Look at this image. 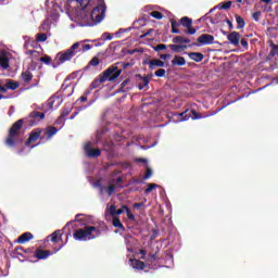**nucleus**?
Wrapping results in <instances>:
<instances>
[{"mask_svg":"<svg viewBox=\"0 0 278 278\" xmlns=\"http://www.w3.org/2000/svg\"><path fill=\"white\" fill-rule=\"evenodd\" d=\"M144 25H146V23H144V20H142V18H139L138 21L134 22L135 29H138V27H144Z\"/></svg>","mask_w":278,"mask_h":278,"instance_id":"obj_41","label":"nucleus"},{"mask_svg":"<svg viewBox=\"0 0 278 278\" xmlns=\"http://www.w3.org/2000/svg\"><path fill=\"white\" fill-rule=\"evenodd\" d=\"M34 257H36V260H47V257H49L50 255H53V252L49 251V250H42L40 248H37L34 253H33Z\"/></svg>","mask_w":278,"mask_h":278,"instance_id":"obj_11","label":"nucleus"},{"mask_svg":"<svg viewBox=\"0 0 278 278\" xmlns=\"http://www.w3.org/2000/svg\"><path fill=\"white\" fill-rule=\"evenodd\" d=\"M48 238H50L51 242L58 243L59 240H62V230H55Z\"/></svg>","mask_w":278,"mask_h":278,"instance_id":"obj_24","label":"nucleus"},{"mask_svg":"<svg viewBox=\"0 0 278 278\" xmlns=\"http://www.w3.org/2000/svg\"><path fill=\"white\" fill-rule=\"evenodd\" d=\"M114 181H115L116 184H122V182H123V178L117 177Z\"/></svg>","mask_w":278,"mask_h":278,"instance_id":"obj_63","label":"nucleus"},{"mask_svg":"<svg viewBox=\"0 0 278 278\" xmlns=\"http://www.w3.org/2000/svg\"><path fill=\"white\" fill-rule=\"evenodd\" d=\"M85 154L87 157L94 159V157H101V150L100 149H92L90 147V142L85 144Z\"/></svg>","mask_w":278,"mask_h":278,"instance_id":"obj_10","label":"nucleus"},{"mask_svg":"<svg viewBox=\"0 0 278 278\" xmlns=\"http://www.w3.org/2000/svg\"><path fill=\"white\" fill-rule=\"evenodd\" d=\"M150 260H152L153 262H155V261L157 260V253L152 254V255L150 256Z\"/></svg>","mask_w":278,"mask_h":278,"instance_id":"obj_61","label":"nucleus"},{"mask_svg":"<svg viewBox=\"0 0 278 278\" xmlns=\"http://www.w3.org/2000/svg\"><path fill=\"white\" fill-rule=\"evenodd\" d=\"M188 111L182 113H174L172 114L175 123H184V121H190L191 114H187Z\"/></svg>","mask_w":278,"mask_h":278,"instance_id":"obj_12","label":"nucleus"},{"mask_svg":"<svg viewBox=\"0 0 278 278\" xmlns=\"http://www.w3.org/2000/svg\"><path fill=\"white\" fill-rule=\"evenodd\" d=\"M150 16H152L153 18H156V21H162V18H164V15L160 11H152L150 13Z\"/></svg>","mask_w":278,"mask_h":278,"instance_id":"obj_34","label":"nucleus"},{"mask_svg":"<svg viewBox=\"0 0 278 278\" xmlns=\"http://www.w3.org/2000/svg\"><path fill=\"white\" fill-rule=\"evenodd\" d=\"M173 66H186V58L175 55L174 60L172 61Z\"/></svg>","mask_w":278,"mask_h":278,"instance_id":"obj_21","label":"nucleus"},{"mask_svg":"<svg viewBox=\"0 0 278 278\" xmlns=\"http://www.w3.org/2000/svg\"><path fill=\"white\" fill-rule=\"evenodd\" d=\"M160 58L161 60H168V58H170V54H161Z\"/></svg>","mask_w":278,"mask_h":278,"instance_id":"obj_59","label":"nucleus"},{"mask_svg":"<svg viewBox=\"0 0 278 278\" xmlns=\"http://www.w3.org/2000/svg\"><path fill=\"white\" fill-rule=\"evenodd\" d=\"M83 10H86L90 5V0H76Z\"/></svg>","mask_w":278,"mask_h":278,"instance_id":"obj_39","label":"nucleus"},{"mask_svg":"<svg viewBox=\"0 0 278 278\" xmlns=\"http://www.w3.org/2000/svg\"><path fill=\"white\" fill-rule=\"evenodd\" d=\"M94 187L99 188L100 194H103V192H105V187H103V185H101V180H97L94 182Z\"/></svg>","mask_w":278,"mask_h":278,"instance_id":"obj_43","label":"nucleus"},{"mask_svg":"<svg viewBox=\"0 0 278 278\" xmlns=\"http://www.w3.org/2000/svg\"><path fill=\"white\" fill-rule=\"evenodd\" d=\"M116 71L115 66H109L103 73H101L98 78H96L91 84H90V90H97L101 84H105V81H115V79H118L121 77V71L116 72L115 74L112 75Z\"/></svg>","mask_w":278,"mask_h":278,"instance_id":"obj_3","label":"nucleus"},{"mask_svg":"<svg viewBox=\"0 0 278 278\" xmlns=\"http://www.w3.org/2000/svg\"><path fill=\"white\" fill-rule=\"evenodd\" d=\"M0 66L2 68H9L10 67V59H8V56H5V55H1L0 56Z\"/></svg>","mask_w":278,"mask_h":278,"instance_id":"obj_32","label":"nucleus"},{"mask_svg":"<svg viewBox=\"0 0 278 278\" xmlns=\"http://www.w3.org/2000/svg\"><path fill=\"white\" fill-rule=\"evenodd\" d=\"M45 131V128H35L30 131L29 137L27 141L25 142L26 147H29L30 144H34V142H38L42 138V132Z\"/></svg>","mask_w":278,"mask_h":278,"instance_id":"obj_7","label":"nucleus"},{"mask_svg":"<svg viewBox=\"0 0 278 278\" xmlns=\"http://www.w3.org/2000/svg\"><path fill=\"white\" fill-rule=\"evenodd\" d=\"M29 240H34V235L31 232H24L16 239V242L17 244H25Z\"/></svg>","mask_w":278,"mask_h":278,"instance_id":"obj_16","label":"nucleus"},{"mask_svg":"<svg viewBox=\"0 0 278 278\" xmlns=\"http://www.w3.org/2000/svg\"><path fill=\"white\" fill-rule=\"evenodd\" d=\"M21 77L25 84H29V81L34 79V74H31L29 71H26L22 73Z\"/></svg>","mask_w":278,"mask_h":278,"instance_id":"obj_27","label":"nucleus"},{"mask_svg":"<svg viewBox=\"0 0 278 278\" xmlns=\"http://www.w3.org/2000/svg\"><path fill=\"white\" fill-rule=\"evenodd\" d=\"M137 162H141L142 164H147V159H138Z\"/></svg>","mask_w":278,"mask_h":278,"instance_id":"obj_64","label":"nucleus"},{"mask_svg":"<svg viewBox=\"0 0 278 278\" xmlns=\"http://www.w3.org/2000/svg\"><path fill=\"white\" fill-rule=\"evenodd\" d=\"M227 40H229L230 45H233V47L240 46V33L232 31L227 35Z\"/></svg>","mask_w":278,"mask_h":278,"instance_id":"obj_13","label":"nucleus"},{"mask_svg":"<svg viewBox=\"0 0 278 278\" xmlns=\"http://www.w3.org/2000/svg\"><path fill=\"white\" fill-rule=\"evenodd\" d=\"M14 251H15V253H16V251H23V253H25V255H34V248H27V249H25V248L18 245V247H16V248L14 249Z\"/></svg>","mask_w":278,"mask_h":278,"instance_id":"obj_31","label":"nucleus"},{"mask_svg":"<svg viewBox=\"0 0 278 278\" xmlns=\"http://www.w3.org/2000/svg\"><path fill=\"white\" fill-rule=\"evenodd\" d=\"M172 42H174V45H189L190 40L188 39V37L176 36L172 39Z\"/></svg>","mask_w":278,"mask_h":278,"instance_id":"obj_23","label":"nucleus"},{"mask_svg":"<svg viewBox=\"0 0 278 278\" xmlns=\"http://www.w3.org/2000/svg\"><path fill=\"white\" fill-rule=\"evenodd\" d=\"M126 214L129 220H135L136 217L134 216V213H131V210H126Z\"/></svg>","mask_w":278,"mask_h":278,"instance_id":"obj_53","label":"nucleus"},{"mask_svg":"<svg viewBox=\"0 0 278 278\" xmlns=\"http://www.w3.org/2000/svg\"><path fill=\"white\" fill-rule=\"evenodd\" d=\"M239 42L241 47H243V49L249 50V41L247 40V38H241V40L239 39Z\"/></svg>","mask_w":278,"mask_h":278,"instance_id":"obj_48","label":"nucleus"},{"mask_svg":"<svg viewBox=\"0 0 278 278\" xmlns=\"http://www.w3.org/2000/svg\"><path fill=\"white\" fill-rule=\"evenodd\" d=\"M138 77H140V79L142 80L138 85V88H139V90H144V88H147V86H149V83L151 81V78L148 77V76L142 77L141 75H138Z\"/></svg>","mask_w":278,"mask_h":278,"instance_id":"obj_25","label":"nucleus"},{"mask_svg":"<svg viewBox=\"0 0 278 278\" xmlns=\"http://www.w3.org/2000/svg\"><path fill=\"white\" fill-rule=\"evenodd\" d=\"M199 45H214V36L210 34H202L198 38Z\"/></svg>","mask_w":278,"mask_h":278,"instance_id":"obj_14","label":"nucleus"},{"mask_svg":"<svg viewBox=\"0 0 278 278\" xmlns=\"http://www.w3.org/2000/svg\"><path fill=\"white\" fill-rule=\"evenodd\" d=\"M13 253L18 260H21V257H26L23 253H20L18 251H14Z\"/></svg>","mask_w":278,"mask_h":278,"instance_id":"obj_56","label":"nucleus"},{"mask_svg":"<svg viewBox=\"0 0 278 278\" xmlns=\"http://www.w3.org/2000/svg\"><path fill=\"white\" fill-rule=\"evenodd\" d=\"M191 114H192V121H198L199 118H203V115H201V113L191 110Z\"/></svg>","mask_w":278,"mask_h":278,"instance_id":"obj_45","label":"nucleus"},{"mask_svg":"<svg viewBox=\"0 0 278 278\" xmlns=\"http://www.w3.org/2000/svg\"><path fill=\"white\" fill-rule=\"evenodd\" d=\"M168 48L170 49V51H173L174 53H181V51H186V49H188V46L186 45H168Z\"/></svg>","mask_w":278,"mask_h":278,"instance_id":"obj_18","label":"nucleus"},{"mask_svg":"<svg viewBox=\"0 0 278 278\" xmlns=\"http://www.w3.org/2000/svg\"><path fill=\"white\" fill-rule=\"evenodd\" d=\"M155 77H164L166 75V70L164 68H159L155 73H154Z\"/></svg>","mask_w":278,"mask_h":278,"instance_id":"obj_46","label":"nucleus"},{"mask_svg":"<svg viewBox=\"0 0 278 278\" xmlns=\"http://www.w3.org/2000/svg\"><path fill=\"white\" fill-rule=\"evenodd\" d=\"M51 56L46 54L39 59V62H42V64H47V66H49L51 64Z\"/></svg>","mask_w":278,"mask_h":278,"instance_id":"obj_36","label":"nucleus"},{"mask_svg":"<svg viewBox=\"0 0 278 278\" xmlns=\"http://www.w3.org/2000/svg\"><path fill=\"white\" fill-rule=\"evenodd\" d=\"M18 83L17 81H14L12 79H9L7 83H5V88L7 90H16L18 88Z\"/></svg>","mask_w":278,"mask_h":278,"instance_id":"obj_29","label":"nucleus"},{"mask_svg":"<svg viewBox=\"0 0 278 278\" xmlns=\"http://www.w3.org/2000/svg\"><path fill=\"white\" fill-rule=\"evenodd\" d=\"M105 18V5L99 4L91 11V20L93 23H101Z\"/></svg>","mask_w":278,"mask_h":278,"instance_id":"obj_6","label":"nucleus"},{"mask_svg":"<svg viewBox=\"0 0 278 278\" xmlns=\"http://www.w3.org/2000/svg\"><path fill=\"white\" fill-rule=\"evenodd\" d=\"M231 1L225 2L219 7V10H231Z\"/></svg>","mask_w":278,"mask_h":278,"instance_id":"obj_49","label":"nucleus"},{"mask_svg":"<svg viewBox=\"0 0 278 278\" xmlns=\"http://www.w3.org/2000/svg\"><path fill=\"white\" fill-rule=\"evenodd\" d=\"M147 64H149V68L151 71H155V68H164V66H165L164 61H162L160 59H152Z\"/></svg>","mask_w":278,"mask_h":278,"instance_id":"obj_15","label":"nucleus"},{"mask_svg":"<svg viewBox=\"0 0 278 278\" xmlns=\"http://www.w3.org/2000/svg\"><path fill=\"white\" fill-rule=\"evenodd\" d=\"M0 92H3V93L8 92V88L5 87V85L1 86L0 84Z\"/></svg>","mask_w":278,"mask_h":278,"instance_id":"obj_58","label":"nucleus"},{"mask_svg":"<svg viewBox=\"0 0 278 278\" xmlns=\"http://www.w3.org/2000/svg\"><path fill=\"white\" fill-rule=\"evenodd\" d=\"M123 210H106L105 211V217L106 220H112V225L113 227H116L117 229H124L125 226H123V223H121V218H118V216H121V214H123Z\"/></svg>","mask_w":278,"mask_h":278,"instance_id":"obj_5","label":"nucleus"},{"mask_svg":"<svg viewBox=\"0 0 278 278\" xmlns=\"http://www.w3.org/2000/svg\"><path fill=\"white\" fill-rule=\"evenodd\" d=\"M129 81H131L129 78L123 80L116 92H129V90H131V87H127L129 85Z\"/></svg>","mask_w":278,"mask_h":278,"instance_id":"obj_22","label":"nucleus"},{"mask_svg":"<svg viewBox=\"0 0 278 278\" xmlns=\"http://www.w3.org/2000/svg\"><path fill=\"white\" fill-rule=\"evenodd\" d=\"M55 134H58V128L55 126H48L42 131L40 142H45V140H51V138H53V136H55Z\"/></svg>","mask_w":278,"mask_h":278,"instance_id":"obj_9","label":"nucleus"},{"mask_svg":"<svg viewBox=\"0 0 278 278\" xmlns=\"http://www.w3.org/2000/svg\"><path fill=\"white\" fill-rule=\"evenodd\" d=\"M71 112H73L72 108H63V111L61 113V118H66V116H68V114H71Z\"/></svg>","mask_w":278,"mask_h":278,"instance_id":"obj_40","label":"nucleus"},{"mask_svg":"<svg viewBox=\"0 0 278 278\" xmlns=\"http://www.w3.org/2000/svg\"><path fill=\"white\" fill-rule=\"evenodd\" d=\"M29 116L30 118H34V121H45V113L33 111Z\"/></svg>","mask_w":278,"mask_h":278,"instance_id":"obj_28","label":"nucleus"},{"mask_svg":"<svg viewBox=\"0 0 278 278\" xmlns=\"http://www.w3.org/2000/svg\"><path fill=\"white\" fill-rule=\"evenodd\" d=\"M271 50L269 51L268 55L266 56V62H270L275 55H278V45L270 43Z\"/></svg>","mask_w":278,"mask_h":278,"instance_id":"obj_19","label":"nucleus"},{"mask_svg":"<svg viewBox=\"0 0 278 278\" xmlns=\"http://www.w3.org/2000/svg\"><path fill=\"white\" fill-rule=\"evenodd\" d=\"M179 25L187 28L185 30V34H187L188 36H194V34H197L195 28L192 27V18L184 16L180 18Z\"/></svg>","mask_w":278,"mask_h":278,"instance_id":"obj_8","label":"nucleus"},{"mask_svg":"<svg viewBox=\"0 0 278 278\" xmlns=\"http://www.w3.org/2000/svg\"><path fill=\"white\" fill-rule=\"evenodd\" d=\"M101 236V229L94 226H85L83 228H78L74 231L73 237L74 240H79L83 242H87V240H96Z\"/></svg>","mask_w":278,"mask_h":278,"instance_id":"obj_2","label":"nucleus"},{"mask_svg":"<svg viewBox=\"0 0 278 278\" xmlns=\"http://www.w3.org/2000/svg\"><path fill=\"white\" fill-rule=\"evenodd\" d=\"M172 23V34H180L179 31V23L175 20H170Z\"/></svg>","mask_w":278,"mask_h":278,"instance_id":"obj_33","label":"nucleus"},{"mask_svg":"<svg viewBox=\"0 0 278 278\" xmlns=\"http://www.w3.org/2000/svg\"><path fill=\"white\" fill-rule=\"evenodd\" d=\"M153 34V29H149L147 33L142 34L140 38H147V36H151Z\"/></svg>","mask_w":278,"mask_h":278,"instance_id":"obj_55","label":"nucleus"},{"mask_svg":"<svg viewBox=\"0 0 278 278\" xmlns=\"http://www.w3.org/2000/svg\"><path fill=\"white\" fill-rule=\"evenodd\" d=\"M90 49H92V46L89 43H85L80 48V53H86V51H90Z\"/></svg>","mask_w":278,"mask_h":278,"instance_id":"obj_47","label":"nucleus"},{"mask_svg":"<svg viewBox=\"0 0 278 278\" xmlns=\"http://www.w3.org/2000/svg\"><path fill=\"white\" fill-rule=\"evenodd\" d=\"M188 55L193 62H203V58H205L201 52H189Z\"/></svg>","mask_w":278,"mask_h":278,"instance_id":"obj_20","label":"nucleus"},{"mask_svg":"<svg viewBox=\"0 0 278 278\" xmlns=\"http://www.w3.org/2000/svg\"><path fill=\"white\" fill-rule=\"evenodd\" d=\"M152 175H153V169L148 167L143 176V179H149Z\"/></svg>","mask_w":278,"mask_h":278,"instance_id":"obj_52","label":"nucleus"},{"mask_svg":"<svg viewBox=\"0 0 278 278\" xmlns=\"http://www.w3.org/2000/svg\"><path fill=\"white\" fill-rule=\"evenodd\" d=\"M104 190H106L109 197H112V194H114V191L116 190V186L110 185V186H109L108 188H105Z\"/></svg>","mask_w":278,"mask_h":278,"instance_id":"obj_44","label":"nucleus"},{"mask_svg":"<svg viewBox=\"0 0 278 278\" xmlns=\"http://www.w3.org/2000/svg\"><path fill=\"white\" fill-rule=\"evenodd\" d=\"M224 22L227 23V25H228V27H229L230 30L233 29V23H231V21H230L229 18L226 17V18L224 20Z\"/></svg>","mask_w":278,"mask_h":278,"instance_id":"obj_54","label":"nucleus"},{"mask_svg":"<svg viewBox=\"0 0 278 278\" xmlns=\"http://www.w3.org/2000/svg\"><path fill=\"white\" fill-rule=\"evenodd\" d=\"M131 264H132V268H136L137 270H144V262L140 261V260H130Z\"/></svg>","mask_w":278,"mask_h":278,"instance_id":"obj_26","label":"nucleus"},{"mask_svg":"<svg viewBox=\"0 0 278 278\" xmlns=\"http://www.w3.org/2000/svg\"><path fill=\"white\" fill-rule=\"evenodd\" d=\"M68 86H70V85L63 84V85L61 86L62 92H64V90H66V89L68 88Z\"/></svg>","mask_w":278,"mask_h":278,"instance_id":"obj_62","label":"nucleus"},{"mask_svg":"<svg viewBox=\"0 0 278 278\" xmlns=\"http://www.w3.org/2000/svg\"><path fill=\"white\" fill-rule=\"evenodd\" d=\"M168 47L164 43H159L156 46L153 47L154 51L159 52V51H164L166 50Z\"/></svg>","mask_w":278,"mask_h":278,"instance_id":"obj_42","label":"nucleus"},{"mask_svg":"<svg viewBox=\"0 0 278 278\" xmlns=\"http://www.w3.org/2000/svg\"><path fill=\"white\" fill-rule=\"evenodd\" d=\"M37 42H47V34L41 33L36 36Z\"/></svg>","mask_w":278,"mask_h":278,"instance_id":"obj_38","label":"nucleus"},{"mask_svg":"<svg viewBox=\"0 0 278 278\" xmlns=\"http://www.w3.org/2000/svg\"><path fill=\"white\" fill-rule=\"evenodd\" d=\"M99 64H101V60H99L98 56H93V58L90 60L88 66H99Z\"/></svg>","mask_w":278,"mask_h":278,"instance_id":"obj_37","label":"nucleus"},{"mask_svg":"<svg viewBox=\"0 0 278 278\" xmlns=\"http://www.w3.org/2000/svg\"><path fill=\"white\" fill-rule=\"evenodd\" d=\"M24 123L25 121L18 119L12 124L11 128L9 129V135L4 141L7 147H10V148L15 147L18 140L17 138L18 136H21V129H23Z\"/></svg>","mask_w":278,"mask_h":278,"instance_id":"obj_4","label":"nucleus"},{"mask_svg":"<svg viewBox=\"0 0 278 278\" xmlns=\"http://www.w3.org/2000/svg\"><path fill=\"white\" fill-rule=\"evenodd\" d=\"M236 22H237V29H244V26L247 23L244 22V18L240 15H235Z\"/></svg>","mask_w":278,"mask_h":278,"instance_id":"obj_30","label":"nucleus"},{"mask_svg":"<svg viewBox=\"0 0 278 278\" xmlns=\"http://www.w3.org/2000/svg\"><path fill=\"white\" fill-rule=\"evenodd\" d=\"M103 36H105L106 40H112V35L110 33H104Z\"/></svg>","mask_w":278,"mask_h":278,"instance_id":"obj_60","label":"nucleus"},{"mask_svg":"<svg viewBox=\"0 0 278 278\" xmlns=\"http://www.w3.org/2000/svg\"><path fill=\"white\" fill-rule=\"evenodd\" d=\"M155 188H159L157 184H149L148 188L144 190V193L151 194V192H153V190H155Z\"/></svg>","mask_w":278,"mask_h":278,"instance_id":"obj_35","label":"nucleus"},{"mask_svg":"<svg viewBox=\"0 0 278 278\" xmlns=\"http://www.w3.org/2000/svg\"><path fill=\"white\" fill-rule=\"evenodd\" d=\"M55 99H56V101H60V97H55V96H53L49 99V105H50L51 110H53V103H55Z\"/></svg>","mask_w":278,"mask_h":278,"instance_id":"obj_50","label":"nucleus"},{"mask_svg":"<svg viewBox=\"0 0 278 278\" xmlns=\"http://www.w3.org/2000/svg\"><path fill=\"white\" fill-rule=\"evenodd\" d=\"M260 16H262V12L256 11L252 14V18L257 23L260 22Z\"/></svg>","mask_w":278,"mask_h":278,"instance_id":"obj_51","label":"nucleus"},{"mask_svg":"<svg viewBox=\"0 0 278 278\" xmlns=\"http://www.w3.org/2000/svg\"><path fill=\"white\" fill-rule=\"evenodd\" d=\"M77 53H81V42L77 41L67 50L59 52L55 56L56 62L53 63V68H58L60 64H64V62H71Z\"/></svg>","mask_w":278,"mask_h":278,"instance_id":"obj_1","label":"nucleus"},{"mask_svg":"<svg viewBox=\"0 0 278 278\" xmlns=\"http://www.w3.org/2000/svg\"><path fill=\"white\" fill-rule=\"evenodd\" d=\"M111 66H114L116 71L112 73V75H116L119 71V75L123 74V68H127L128 66H131V63H124V62H116L115 64H112Z\"/></svg>","mask_w":278,"mask_h":278,"instance_id":"obj_17","label":"nucleus"},{"mask_svg":"<svg viewBox=\"0 0 278 278\" xmlns=\"http://www.w3.org/2000/svg\"><path fill=\"white\" fill-rule=\"evenodd\" d=\"M78 101H81V103H86V101H88V97L86 96H81Z\"/></svg>","mask_w":278,"mask_h":278,"instance_id":"obj_57","label":"nucleus"}]
</instances>
